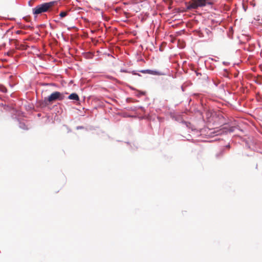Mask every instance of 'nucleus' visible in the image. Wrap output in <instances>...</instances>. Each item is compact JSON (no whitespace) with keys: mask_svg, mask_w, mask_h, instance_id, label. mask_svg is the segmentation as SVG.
<instances>
[{"mask_svg":"<svg viewBox=\"0 0 262 262\" xmlns=\"http://www.w3.org/2000/svg\"><path fill=\"white\" fill-rule=\"evenodd\" d=\"M24 126H25V125H24V124L23 125H22V126H21V125H20V127H21V128H23L25 129V127H24Z\"/></svg>","mask_w":262,"mask_h":262,"instance_id":"ddd939ff","label":"nucleus"},{"mask_svg":"<svg viewBox=\"0 0 262 262\" xmlns=\"http://www.w3.org/2000/svg\"><path fill=\"white\" fill-rule=\"evenodd\" d=\"M172 3H173V2H172V1L171 0H169V2H168V6H168V7H169V8H170V6L171 5H172Z\"/></svg>","mask_w":262,"mask_h":262,"instance_id":"0eeeda50","label":"nucleus"},{"mask_svg":"<svg viewBox=\"0 0 262 262\" xmlns=\"http://www.w3.org/2000/svg\"><path fill=\"white\" fill-rule=\"evenodd\" d=\"M67 15V12L62 11L59 14V16H66Z\"/></svg>","mask_w":262,"mask_h":262,"instance_id":"423d86ee","label":"nucleus"},{"mask_svg":"<svg viewBox=\"0 0 262 262\" xmlns=\"http://www.w3.org/2000/svg\"><path fill=\"white\" fill-rule=\"evenodd\" d=\"M147 71H148V70H142L141 72L142 73H147Z\"/></svg>","mask_w":262,"mask_h":262,"instance_id":"6e6552de","label":"nucleus"},{"mask_svg":"<svg viewBox=\"0 0 262 262\" xmlns=\"http://www.w3.org/2000/svg\"><path fill=\"white\" fill-rule=\"evenodd\" d=\"M65 97L64 94L59 92H54L52 93L48 98H46L45 101L52 102L55 100H62Z\"/></svg>","mask_w":262,"mask_h":262,"instance_id":"7ed1b4c3","label":"nucleus"},{"mask_svg":"<svg viewBox=\"0 0 262 262\" xmlns=\"http://www.w3.org/2000/svg\"><path fill=\"white\" fill-rule=\"evenodd\" d=\"M2 91L3 92H6V89H5V88H3V89H2Z\"/></svg>","mask_w":262,"mask_h":262,"instance_id":"9d476101","label":"nucleus"},{"mask_svg":"<svg viewBox=\"0 0 262 262\" xmlns=\"http://www.w3.org/2000/svg\"><path fill=\"white\" fill-rule=\"evenodd\" d=\"M29 18V17H23V18H24L26 20H28Z\"/></svg>","mask_w":262,"mask_h":262,"instance_id":"1a4fd4ad","label":"nucleus"},{"mask_svg":"<svg viewBox=\"0 0 262 262\" xmlns=\"http://www.w3.org/2000/svg\"><path fill=\"white\" fill-rule=\"evenodd\" d=\"M57 4V1H51L38 5L33 9V14L34 15H39L44 12H50Z\"/></svg>","mask_w":262,"mask_h":262,"instance_id":"f257e3e1","label":"nucleus"},{"mask_svg":"<svg viewBox=\"0 0 262 262\" xmlns=\"http://www.w3.org/2000/svg\"><path fill=\"white\" fill-rule=\"evenodd\" d=\"M233 131V129L232 128L230 129L229 132H232Z\"/></svg>","mask_w":262,"mask_h":262,"instance_id":"9b49d317","label":"nucleus"},{"mask_svg":"<svg viewBox=\"0 0 262 262\" xmlns=\"http://www.w3.org/2000/svg\"><path fill=\"white\" fill-rule=\"evenodd\" d=\"M219 0H191L188 3V9H197L207 6H212Z\"/></svg>","mask_w":262,"mask_h":262,"instance_id":"f03ea898","label":"nucleus"},{"mask_svg":"<svg viewBox=\"0 0 262 262\" xmlns=\"http://www.w3.org/2000/svg\"><path fill=\"white\" fill-rule=\"evenodd\" d=\"M24 126H25V125H24V124L23 125H22V126H21V125H20V127H21V128H23L25 129V127H24Z\"/></svg>","mask_w":262,"mask_h":262,"instance_id":"f8f14e48","label":"nucleus"},{"mask_svg":"<svg viewBox=\"0 0 262 262\" xmlns=\"http://www.w3.org/2000/svg\"><path fill=\"white\" fill-rule=\"evenodd\" d=\"M68 99L70 100H74L76 101H79V98L78 95L76 93H72L68 96Z\"/></svg>","mask_w":262,"mask_h":262,"instance_id":"39448f33","label":"nucleus"},{"mask_svg":"<svg viewBox=\"0 0 262 262\" xmlns=\"http://www.w3.org/2000/svg\"><path fill=\"white\" fill-rule=\"evenodd\" d=\"M147 71V74L153 75H164V74L162 72L156 71V70H148Z\"/></svg>","mask_w":262,"mask_h":262,"instance_id":"20e7f679","label":"nucleus"},{"mask_svg":"<svg viewBox=\"0 0 262 262\" xmlns=\"http://www.w3.org/2000/svg\"><path fill=\"white\" fill-rule=\"evenodd\" d=\"M84 20H87V18L86 17H84Z\"/></svg>","mask_w":262,"mask_h":262,"instance_id":"4468645a","label":"nucleus"}]
</instances>
